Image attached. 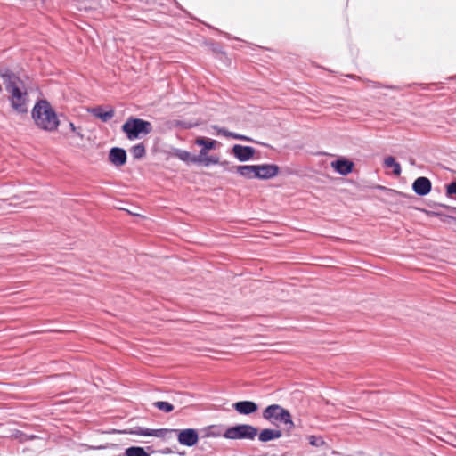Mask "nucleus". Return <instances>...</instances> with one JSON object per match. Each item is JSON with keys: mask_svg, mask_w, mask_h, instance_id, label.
Here are the masks:
<instances>
[{"mask_svg": "<svg viewBox=\"0 0 456 456\" xmlns=\"http://www.w3.org/2000/svg\"><path fill=\"white\" fill-rule=\"evenodd\" d=\"M152 129L153 126L150 121L134 116L128 117L121 126V132L129 141L140 140L151 134Z\"/></svg>", "mask_w": 456, "mask_h": 456, "instance_id": "2", "label": "nucleus"}, {"mask_svg": "<svg viewBox=\"0 0 456 456\" xmlns=\"http://www.w3.org/2000/svg\"><path fill=\"white\" fill-rule=\"evenodd\" d=\"M69 126L74 134H76L79 137H83L82 134H80V132L77 131V128L76 127V126L73 122H69Z\"/></svg>", "mask_w": 456, "mask_h": 456, "instance_id": "34", "label": "nucleus"}, {"mask_svg": "<svg viewBox=\"0 0 456 456\" xmlns=\"http://www.w3.org/2000/svg\"><path fill=\"white\" fill-rule=\"evenodd\" d=\"M252 179L260 180V164L252 165Z\"/></svg>", "mask_w": 456, "mask_h": 456, "instance_id": "31", "label": "nucleus"}, {"mask_svg": "<svg viewBox=\"0 0 456 456\" xmlns=\"http://www.w3.org/2000/svg\"><path fill=\"white\" fill-rule=\"evenodd\" d=\"M383 165L386 168H392L393 174L396 176L400 175L402 173L400 163L396 161L395 158L393 156L386 157L384 159Z\"/></svg>", "mask_w": 456, "mask_h": 456, "instance_id": "22", "label": "nucleus"}, {"mask_svg": "<svg viewBox=\"0 0 456 456\" xmlns=\"http://www.w3.org/2000/svg\"><path fill=\"white\" fill-rule=\"evenodd\" d=\"M0 77L3 79L8 93L13 91L14 88H19L20 85H23L20 77L8 67H0Z\"/></svg>", "mask_w": 456, "mask_h": 456, "instance_id": "7", "label": "nucleus"}, {"mask_svg": "<svg viewBox=\"0 0 456 456\" xmlns=\"http://www.w3.org/2000/svg\"><path fill=\"white\" fill-rule=\"evenodd\" d=\"M439 207L443 208H445V209H448L453 213H456V207H451V206H448V205H445V204H437Z\"/></svg>", "mask_w": 456, "mask_h": 456, "instance_id": "36", "label": "nucleus"}, {"mask_svg": "<svg viewBox=\"0 0 456 456\" xmlns=\"http://www.w3.org/2000/svg\"><path fill=\"white\" fill-rule=\"evenodd\" d=\"M232 408L239 414L248 416L256 413L258 411L259 406L254 401L243 400L234 403L232 404Z\"/></svg>", "mask_w": 456, "mask_h": 456, "instance_id": "13", "label": "nucleus"}, {"mask_svg": "<svg viewBox=\"0 0 456 456\" xmlns=\"http://www.w3.org/2000/svg\"><path fill=\"white\" fill-rule=\"evenodd\" d=\"M193 163H202L205 167H209L210 165L219 164L220 159L217 156H208V153L205 156H201V154H199L198 156H193Z\"/></svg>", "mask_w": 456, "mask_h": 456, "instance_id": "20", "label": "nucleus"}, {"mask_svg": "<svg viewBox=\"0 0 456 456\" xmlns=\"http://www.w3.org/2000/svg\"><path fill=\"white\" fill-rule=\"evenodd\" d=\"M411 189L416 195L424 197L430 193L432 190V183L429 178L426 176H419L413 181Z\"/></svg>", "mask_w": 456, "mask_h": 456, "instance_id": "10", "label": "nucleus"}, {"mask_svg": "<svg viewBox=\"0 0 456 456\" xmlns=\"http://www.w3.org/2000/svg\"><path fill=\"white\" fill-rule=\"evenodd\" d=\"M173 156L177 158L178 159L189 163H193V155L191 154V152L182 150V149H174L173 151Z\"/></svg>", "mask_w": 456, "mask_h": 456, "instance_id": "24", "label": "nucleus"}, {"mask_svg": "<svg viewBox=\"0 0 456 456\" xmlns=\"http://www.w3.org/2000/svg\"><path fill=\"white\" fill-rule=\"evenodd\" d=\"M331 167L338 175H347L353 172L354 164L348 159L339 157L331 162Z\"/></svg>", "mask_w": 456, "mask_h": 456, "instance_id": "11", "label": "nucleus"}, {"mask_svg": "<svg viewBox=\"0 0 456 456\" xmlns=\"http://www.w3.org/2000/svg\"><path fill=\"white\" fill-rule=\"evenodd\" d=\"M206 25H207L209 28L215 29V30H216V31L218 30L217 28H216L212 27L211 25H208V24H206Z\"/></svg>", "mask_w": 456, "mask_h": 456, "instance_id": "39", "label": "nucleus"}, {"mask_svg": "<svg viewBox=\"0 0 456 456\" xmlns=\"http://www.w3.org/2000/svg\"><path fill=\"white\" fill-rule=\"evenodd\" d=\"M281 168L277 164H260V180H270L280 174Z\"/></svg>", "mask_w": 456, "mask_h": 456, "instance_id": "15", "label": "nucleus"}, {"mask_svg": "<svg viewBox=\"0 0 456 456\" xmlns=\"http://www.w3.org/2000/svg\"><path fill=\"white\" fill-rule=\"evenodd\" d=\"M151 453L155 452L152 446H147L146 448L137 445H132L125 449L123 454L118 456H151Z\"/></svg>", "mask_w": 456, "mask_h": 456, "instance_id": "18", "label": "nucleus"}, {"mask_svg": "<svg viewBox=\"0 0 456 456\" xmlns=\"http://www.w3.org/2000/svg\"><path fill=\"white\" fill-rule=\"evenodd\" d=\"M88 111L95 118H99L102 122H108L114 115L115 110L112 107H104L103 105H98L88 110Z\"/></svg>", "mask_w": 456, "mask_h": 456, "instance_id": "14", "label": "nucleus"}, {"mask_svg": "<svg viewBox=\"0 0 456 456\" xmlns=\"http://www.w3.org/2000/svg\"><path fill=\"white\" fill-rule=\"evenodd\" d=\"M169 428H157L152 429L149 428L144 427H134L129 429H126L122 431L124 434H129V435H135V436H154V437H159L164 438L167 434L169 433Z\"/></svg>", "mask_w": 456, "mask_h": 456, "instance_id": "8", "label": "nucleus"}, {"mask_svg": "<svg viewBox=\"0 0 456 456\" xmlns=\"http://www.w3.org/2000/svg\"><path fill=\"white\" fill-rule=\"evenodd\" d=\"M258 434V428L246 423L229 426L224 430V438L230 440H254Z\"/></svg>", "mask_w": 456, "mask_h": 456, "instance_id": "4", "label": "nucleus"}, {"mask_svg": "<svg viewBox=\"0 0 456 456\" xmlns=\"http://www.w3.org/2000/svg\"><path fill=\"white\" fill-rule=\"evenodd\" d=\"M153 406L157 408L159 411H161L165 413H170L174 411V405L167 401H157L153 403Z\"/></svg>", "mask_w": 456, "mask_h": 456, "instance_id": "25", "label": "nucleus"}, {"mask_svg": "<svg viewBox=\"0 0 456 456\" xmlns=\"http://www.w3.org/2000/svg\"><path fill=\"white\" fill-rule=\"evenodd\" d=\"M10 104L12 110L17 114H27L28 113V94L26 90H22L20 87L14 88L13 91L10 92Z\"/></svg>", "mask_w": 456, "mask_h": 456, "instance_id": "5", "label": "nucleus"}, {"mask_svg": "<svg viewBox=\"0 0 456 456\" xmlns=\"http://www.w3.org/2000/svg\"><path fill=\"white\" fill-rule=\"evenodd\" d=\"M227 171L230 173L236 172L245 179H252V165L232 166V167L227 168Z\"/></svg>", "mask_w": 456, "mask_h": 456, "instance_id": "19", "label": "nucleus"}, {"mask_svg": "<svg viewBox=\"0 0 456 456\" xmlns=\"http://www.w3.org/2000/svg\"><path fill=\"white\" fill-rule=\"evenodd\" d=\"M308 442L312 446L314 447H321L326 444L322 436H316L314 435L308 436Z\"/></svg>", "mask_w": 456, "mask_h": 456, "instance_id": "27", "label": "nucleus"}, {"mask_svg": "<svg viewBox=\"0 0 456 456\" xmlns=\"http://www.w3.org/2000/svg\"><path fill=\"white\" fill-rule=\"evenodd\" d=\"M108 159L113 166L117 167H122L127 160L126 151L121 147H112L109 151Z\"/></svg>", "mask_w": 456, "mask_h": 456, "instance_id": "12", "label": "nucleus"}, {"mask_svg": "<svg viewBox=\"0 0 456 456\" xmlns=\"http://www.w3.org/2000/svg\"><path fill=\"white\" fill-rule=\"evenodd\" d=\"M432 215L440 217L442 221L445 222L447 219L451 220L452 224H456V216L443 214L441 212H432Z\"/></svg>", "mask_w": 456, "mask_h": 456, "instance_id": "29", "label": "nucleus"}, {"mask_svg": "<svg viewBox=\"0 0 456 456\" xmlns=\"http://www.w3.org/2000/svg\"><path fill=\"white\" fill-rule=\"evenodd\" d=\"M213 51L214 52H216V53H223V51L221 49V46L219 45H216L213 48Z\"/></svg>", "mask_w": 456, "mask_h": 456, "instance_id": "38", "label": "nucleus"}, {"mask_svg": "<svg viewBox=\"0 0 456 456\" xmlns=\"http://www.w3.org/2000/svg\"><path fill=\"white\" fill-rule=\"evenodd\" d=\"M155 452H159V453H161V454H171V453L174 452V451L171 448H169V447H166V448L155 451Z\"/></svg>", "mask_w": 456, "mask_h": 456, "instance_id": "35", "label": "nucleus"}, {"mask_svg": "<svg viewBox=\"0 0 456 456\" xmlns=\"http://www.w3.org/2000/svg\"><path fill=\"white\" fill-rule=\"evenodd\" d=\"M256 150L252 146L234 144L231 148V154L240 162H247L255 158Z\"/></svg>", "mask_w": 456, "mask_h": 456, "instance_id": "9", "label": "nucleus"}, {"mask_svg": "<svg viewBox=\"0 0 456 456\" xmlns=\"http://www.w3.org/2000/svg\"><path fill=\"white\" fill-rule=\"evenodd\" d=\"M110 446H116V444H101V445H91V446H88L89 449L91 450H103V449H106V448H109Z\"/></svg>", "mask_w": 456, "mask_h": 456, "instance_id": "33", "label": "nucleus"}, {"mask_svg": "<svg viewBox=\"0 0 456 456\" xmlns=\"http://www.w3.org/2000/svg\"><path fill=\"white\" fill-rule=\"evenodd\" d=\"M212 128L216 131V135H224L227 138L230 137L231 131L227 130L225 127H220L217 125H213Z\"/></svg>", "mask_w": 456, "mask_h": 456, "instance_id": "30", "label": "nucleus"}, {"mask_svg": "<svg viewBox=\"0 0 456 456\" xmlns=\"http://www.w3.org/2000/svg\"><path fill=\"white\" fill-rule=\"evenodd\" d=\"M262 418L272 424L282 423L289 426V428L294 427L291 413L289 410L280 404H270L262 411Z\"/></svg>", "mask_w": 456, "mask_h": 456, "instance_id": "3", "label": "nucleus"}, {"mask_svg": "<svg viewBox=\"0 0 456 456\" xmlns=\"http://www.w3.org/2000/svg\"><path fill=\"white\" fill-rule=\"evenodd\" d=\"M229 138L240 140V141H243V142H256V141L254 139H252L251 137L245 135V134H238L235 132H231Z\"/></svg>", "mask_w": 456, "mask_h": 456, "instance_id": "28", "label": "nucleus"}, {"mask_svg": "<svg viewBox=\"0 0 456 456\" xmlns=\"http://www.w3.org/2000/svg\"><path fill=\"white\" fill-rule=\"evenodd\" d=\"M3 88H2V86L0 85V93L2 92Z\"/></svg>", "mask_w": 456, "mask_h": 456, "instance_id": "43", "label": "nucleus"}, {"mask_svg": "<svg viewBox=\"0 0 456 456\" xmlns=\"http://www.w3.org/2000/svg\"><path fill=\"white\" fill-rule=\"evenodd\" d=\"M220 166H222L224 167V170L227 171V168H230L232 167V166L230 165V162L227 161V160H224V161H221L219 163Z\"/></svg>", "mask_w": 456, "mask_h": 456, "instance_id": "37", "label": "nucleus"}, {"mask_svg": "<svg viewBox=\"0 0 456 456\" xmlns=\"http://www.w3.org/2000/svg\"><path fill=\"white\" fill-rule=\"evenodd\" d=\"M258 440L262 443H268L282 436V431L281 429L274 428H263L258 430Z\"/></svg>", "mask_w": 456, "mask_h": 456, "instance_id": "17", "label": "nucleus"}, {"mask_svg": "<svg viewBox=\"0 0 456 456\" xmlns=\"http://www.w3.org/2000/svg\"><path fill=\"white\" fill-rule=\"evenodd\" d=\"M373 83L375 84V87H378V88H387V89H392V90L399 89V86H396L383 85L379 82H373Z\"/></svg>", "mask_w": 456, "mask_h": 456, "instance_id": "32", "label": "nucleus"}, {"mask_svg": "<svg viewBox=\"0 0 456 456\" xmlns=\"http://www.w3.org/2000/svg\"><path fill=\"white\" fill-rule=\"evenodd\" d=\"M347 77H351V78H355L356 77L354 75H348Z\"/></svg>", "mask_w": 456, "mask_h": 456, "instance_id": "40", "label": "nucleus"}, {"mask_svg": "<svg viewBox=\"0 0 456 456\" xmlns=\"http://www.w3.org/2000/svg\"><path fill=\"white\" fill-rule=\"evenodd\" d=\"M130 153L134 159H141L146 155V147L143 142L133 145L130 148Z\"/></svg>", "mask_w": 456, "mask_h": 456, "instance_id": "23", "label": "nucleus"}, {"mask_svg": "<svg viewBox=\"0 0 456 456\" xmlns=\"http://www.w3.org/2000/svg\"><path fill=\"white\" fill-rule=\"evenodd\" d=\"M195 144L201 147L200 154L205 156L208 151L215 150L219 142L208 137L200 136L196 138Z\"/></svg>", "mask_w": 456, "mask_h": 456, "instance_id": "16", "label": "nucleus"}, {"mask_svg": "<svg viewBox=\"0 0 456 456\" xmlns=\"http://www.w3.org/2000/svg\"><path fill=\"white\" fill-rule=\"evenodd\" d=\"M224 427L222 425H210L203 429V437H224Z\"/></svg>", "mask_w": 456, "mask_h": 456, "instance_id": "21", "label": "nucleus"}, {"mask_svg": "<svg viewBox=\"0 0 456 456\" xmlns=\"http://www.w3.org/2000/svg\"><path fill=\"white\" fill-rule=\"evenodd\" d=\"M178 454L181 455V456H184L185 455V452H178Z\"/></svg>", "mask_w": 456, "mask_h": 456, "instance_id": "41", "label": "nucleus"}, {"mask_svg": "<svg viewBox=\"0 0 456 456\" xmlns=\"http://www.w3.org/2000/svg\"><path fill=\"white\" fill-rule=\"evenodd\" d=\"M221 33L224 34L225 37H228L227 33H224V32H221Z\"/></svg>", "mask_w": 456, "mask_h": 456, "instance_id": "42", "label": "nucleus"}, {"mask_svg": "<svg viewBox=\"0 0 456 456\" xmlns=\"http://www.w3.org/2000/svg\"><path fill=\"white\" fill-rule=\"evenodd\" d=\"M445 195L451 200H456V180L445 184Z\"/></svg>", "mask_w": 456, "mask_h": 456, "instance_id": "26", "label": "nucleus"}, {"mask_svg": "<svg viewBox=\"0 0 456 456\" xmlns=\"http://www.w3.org/2000/svg\"><path fill=\"white\" fill-rule=\"evenodd\" d=\"M169 433L175 434L177 441L181 445L193 447L199 443V431L196 428H169Z\"/></svg>", "mask_w": 456, "mask_h": 456, "instance_id": "6", "label": "nucleus"}, {"mask_svg": "<svg viewBox=\"0 0 456 456\" xmlns=\"http://www.w3.org/2000/svg\"><path fill=\"white\" fill-rule=\"evenodd\" d=\"M31 118L35 125L45 132H54L61 121L55 110L46 99H38L31 110Z\"/></svg>", "mask_w": 456, "mask_h": 456, "instance_id": "1", "label": "nucleus"}]
</instances>
